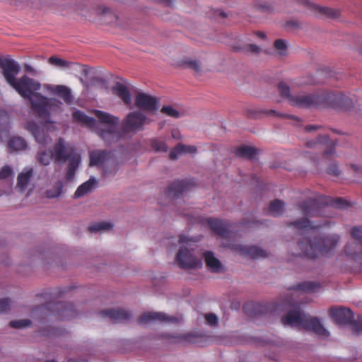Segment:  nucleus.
Instances as JSON below:
<instances>
[{
    "mask_svg": "<svg viewBox=\"0 0 362 362\" xmlns=\"http://www.w3.org/2000/svg\"><path fill=\"white\" fill-rule=\"evenodd\" d=\"M93 112L99 122L77 110L72 113L73 120L83 127L90 129L109 144L119 141L124 136L125 132L142 129L147 122V118L143 113L133 112L129 113L124 120L123 130H122L118 117L100 110H95Z\"/></svg>",
    "mask_w": 362,
    "mask_h": 362,
    "instance_id": "f257e3e1",
    "label": "nucleus"
},
{
    "mask_svg": "<svg viewBox=\"0 0 362 362\" xmlns=\"http://www.w3.org/2000/svg\"><path fill=\"white\" fill-rule=\"evenodd\" d=\"M318 287L314 282L305 281L298 284L290 291L288 296L281 304L274 308L275 312L281 310H288V313L281 319L285 326H290L299 329L312 331L319 336L327 337L329 335L328 331L323 327L318 318L305 314L296 306L297 302L293 300L294 296H298L300 293H312Z\"/></svg>",
    "mask_w": 362,
    "mask_h": 362,
    "instance_id": "f03ea898",
    "label": "nucleus"
},
{
    "mask_svg": "<svg viewBox=\"0 0 362 362\" xmlns=\"http://www.w3.org/2000/svg\"><path fill=\"white\" fill-rule=\"evenodd\" d=\"M325 221L322 223H314L307 218L297 220L291 223L296 228L302 230L310 237H304L298 243L302 252L309 258H315L318 255H327L332 252L339 244L340 237L335 233L320 234L318 229L327 224Z\"/></svg>",
    "mask_w": 362,
    "mask_h": 362,
    "instance_id": "7ed1b4c3",
    "label": "nucleus"
},
{
    "mask_svg": "<svg viewBox=\"0 0 362 362\" xmlns=\"http://www.w3.org/2000/svg\"><path fill=\"white\" fill-rule=\"evenodd\" d=\"M281 98L292 105L308 107L310 106L331 107L334 109L350 110L353 101L341 92H280Z\"/></svg>",
    "mask_w": 362,
    "mask_h": 362,
    "instance_id": "20e7f679",
    "label": "nucleus"
},
{
    "mask_svg": "<svg viewBox=\"0 0 362 362\" xmlns=\"http://www.w3.org/2000/svg\"><path fill=\"white\" fill-rule=\"evenodd\" d=\"M79 80L87 90H107L110 86L112 90H140L128 80L100 67L91 66L86 76Z\"/></svg>",
    "mask_w": 362,
    "mask_h": 362,
    "instance_id": "39448f33",
    "label": "nucleus"
},
{
    "mask_svg": "<svg viewBox=\"0 0 362 362\" xmlns=\"http://www.w3.org/2000/svg\"><path fill=\"white\" fill-rule=\"evenodd\" d=\"M208 223L211 228L223 240L222 245L224 247H228L235 252L253 258L266 256V252L257 246L231 243L230 240L233 239L236 234L233 231L234 226L229 223L219 219L210 218Z\"/></svg>",
    "mask_w": 362,
    "mask_h": 362,
    "instance_id": "423d86ee",
    "label": "nucleus"
},
{
    "mask_svg": "<svg viewBox=\"0 0 362 362\" xmlns=\"http://www.w3.org/2000/svg\"><path fill=\"white\" fill-rule=\"evenodd\" d=\"M0 68L6 83L14 90H40V83L27 74L17 78L20 73L19 64L8 57H0Z\"/></svg>",
    "mask_w": 362,
    "mask_h": 362,
    "instance_id": "0eeeda50",
    "label": "nucleus"
},
{
    "mask_svg": "<svg viewBox=\"0 0 362 362\" xmlns=\"http://www.w3.org/2000/svg\"><path fill=\"white\" fill-rule=\"evenodd\" d=\"M175 263L185 269L202 267L201 251L197 245V240L183 235L180 236Z\"/></svg>",
    "mask_w": 362,
    "mask_h": 362,
    "instance_id": "6e6552de",
    "label": "nucleus"
},
{
    "mask_svg": "<svg viewBox=\"0 0 362 362\" xmlns=\"http://www.w3.org/2000/svg\"><path fill=\"white\" fill-rule=\"evenodd\" d=\"M21 95L30 103L33 111L40 119L43 128L49 129L52 127L49 120V113L60 109L61 103L55 98L47 99L42 96L39 92H19Z\"/></svg>",
    "mask_w": 362,
    "mask_h": 362,
    "instance_id": "1a4fd4ad",
    "label": "nucleus"
},
{
    "mask_svg": "<svg viewBox=\"0 0 362 362\" xmlns=\"http://www.w3.org/2000/svg\"><path fill=\"white\" fill-rule=\"evenodd\" d=\"M347 206L345 201L341 199H324L321 197H309L299 204V209L306 216H327V211L329 206L344 209Z\"/></svg>",
    "mask_w": 362,
    "mask_h": 362,
    "instance_id": "9d476101",
    "label": "nucleus"
},
{
    "mask_svg": "<svg viewBox=\"0 0 362 362\" xmlns=\"http://www.w3.org/2000/svg\"><path fill=\"white\" fill-rule=\"evenodd\" d=\"M90 165L98 166L105 178L113 177L118 171V161L111 152L95 151L90 153Z\"/></svg>",
    "mask_w": 362,
    "mask_h": 362,
    "instance_id": "9b49d317",
    "label": "nucleus"
},
{
    "mask_svg": "<svg viewBox=\"0 0 362 362\" xmlns=\"http://www.w3.org/2000/svg\"><path fill=\"white\" fill-rule=\"evenodd\" d=\"M53 156V160L63 163L70 161L73 157H78L80 154L76 151L73 145L65 141L63 138H58L51 148Z\"/></svg>",
    "mask_w": 362,
    "mask_h": 362,
    "instance_id": "f8f14e48",
    "label": "nucleus"
},
{
    "mask_svg": "<svg viewBox=\"0 0 362 362\" xmlns=\"http://www.w3.org/2000/svg\"><path fill=\"white\" fill-rule=\"evenodd\" d=\"M136 94L134 98V105L144 111L153 112L156 111L158 107V100L153 97L144 92H134Z\"/></svg>",
    "mask_w": 362,
    "mask_h": 362,
    "instance_id": "ddd939ff",
    "label": "nucleus"
},
{
    "mask_svg": "<svg viewBox=\"0 0 362 362\" xmlns=\"http://www.w3.org/2000/svg\"><path fill=\"white\" fill-rule=\"evenodd\" d=\"M298 4L305 6L311 13L319 17L334 18L339 16V11L329 7L320 6L308 0H295Z\"/></svg>",
    "mask_w": 362,
    "mask_h": 362,
    "instance_id": "4468645a",
    "label": "nucleus"
},
{
    "mask_svg": "<svg viewBox=\"0 0 362 362\" xmlns=\"http://www.w3.org/2000/svg\"><path fill=\"white\" fill-rule=\"evenodd\" d=\"M351 235L356 241L349 243L345 247V252L356 259L362 255V227L354 228Z\"/></svg>",
    "mask_w": 362,
    "mask_h": 362,
    "instance_id": "2eb2a0df",
    "label": "nucleus"
},
{
    "mask_svg": "<svg viewBox=\"0 0 362 362\" xmlns=\"http://www.w3.org/2000/svg\"><path fill=\"white\" fill-rule=\"evenodd\" d=\"M177 319L161 312H147L141 315L139 317L140 324H149L155 322H175Z\"/></svg>",
    "mask_w": 362,
    "mask_h": 362,
    "instance_id": "dca6fc26",
    "label": "nucleus"
},
{
    "mask_svg": "<svg viewBox=\"0 0 362 362\" xmlns=\"http://www.w3.org/2000/svg\"><path fill=\"white\" fill-rule=\"evenodd\" d=\"M34 174L35 171L33 168L30 166L23 168L17 176L16 187H18L21 192H24L28 189L29 187L31 186Z\"/></svg>",
    "mask_w": 362,
    "mask_h": 362,
    "instance_id": "f3484780",
    "label": "nucleus"
},
{
    "mask_svg": "<svg viewBox=\"0 0 362 362\" xmlns=\"http://www.w3.org/2000/svg\"><path fill=\"white\" fill-rule=\"evenodd\" d=\"M332 317L339 324H351L354 320L351 310L346 308H332L330 310Z\"/></svg>",
    "mask_w": 362,
    "mask_h": 362,
    "instance_id": "a211bd4d",
    "label": "nucleus"
},
{
    "mask_svg": "<svg viewBox=\"0 0 362 362\" xmlns=\"http://www.w3.org/2000/svg\"><path fill=\"white\" fill-rule=\"evenodd\" d=\"M26 129L33 134L35 141L39 144L46 146L51 141V139L45 133L44 129L41 127L37 126L35 122H28Z\"/></svg>",
    "mask_w": 362,
    "mask_h": 362,
    "instance_id": "6ab92c4d",
    "label": "nucleus"
},
{
    "mask_svg": "<svg viewBox=\"0 0 362 362\" xmlns=\"http://www.w3.org/2000/svg\"><path fill=\"white\" fill-rule=\"evenodd\" d=\"M101 314L103 316L108 317L110 319L117 322L127 321L131 317L129 311L122 308L103 310Z\"/></svg>",
    "mask_w": 362,
    "mask_h": 362,
    "instance_id": "aec40b11",
    "label": "nucleus"
},
{
    "mask_svg": "<svg viewBox=\"0 0 362 362\" xmlns=\"http://www.w3.org/2000/svg\"><path fill=\"white\" fill-rule=\"evenodd\" d=\"M98 183V180L95 177H90L88 180L78 187L74 193V197L79 198L91 192L96 188Z\"/></svg>",
    "mask_w": 362,
    "mask_h": 362,
    "instance_id": "412c9836",
    "label": "nucleus"
},
{
    "mask_svg": "<svg viewBox=\"0 0 362 362\" xmlns=\"http://www.w3.org/2000/svg\"><path fill=\"white\" fill-rule=\"evenodd\" d=\"M204 258L206 266L214 272H219L222 269V264L218 259H217L214 254L210 251L201 252Z\"/></svg>",
    "mask_w": 362,
    "mask_h": 362,
    "instance_id": "4be33fe9",
    "label": "nucleus"
},
{
    "mask_svg": "<svg viewBox=\"0 0 362 362\" xmlns=\"http://www.w3.org/2000/svg\"><path fill=\"white\" fill-rule=\"evenodd\" d=\"M9 129V117L7 112L0 110V141L8 137Z\"/></svg>",
    "mask_w": 362,
    "mask_h": 362,
    "instance_id": "5701e85b",
    "label": "nucleus"
},
{
    "mask_svg": "<svg viewBox=\"0 0 362 362\" xmlns=\"http://www.w3.org/2000/svg\"><path fill=\"white\" fill-rule=\"evenodd\" d=\"M81 156L78 157H73L72 160L68 161V166L66 168L65 178L67 182L73 181L76 172L78 170L80 164H81Z\"/></svg>",
    "mask_w": 362,
    "mask_h": 362,
    "instance_id": "b1692460",
    "label": "nucleus"
},
{
    "mask_svg": "<svg viewBox=\"0 0 362 362\" xmlns=\"http://www.w3.org/2000/svg\"><path fill=\"white\" fill-rule=\"evenodd\" d=\"M62 192L63 182L60 179H58L46 189L45 194L47 198L54 199L60 197Z\"/></svg>",
    "mask_w": 362,
    "mask_h": 362,
    "instance_id": "393cba45",
    "label": "nucleus"
},
{
    "mask_svg": "<svg viewBox=\"0 0 362 362\" xmlns=\"http://www.w3.org/2000/svg\"><path fill=\"white\" fill-rule=\"evenodd\" d=\"M195 151L196 148L194 146H185L179 144L170 151V158L172 160H175L180 155L188 153H194Z\"/></svg>",
    "mask_w": 362,
    "mask_h": 362,
    "instance_id": "a878e982",
    "label": "nucleus"
},
{
    "mask_svg": "<svg viewBox=\"0 0 362 362\" xmlns=\"http://www.w3.org/2000/svg\"><path fill=\"white\" fill-rule=\"evenodd\" d=\"M8 147L12 151H20L27 148L25 140L21 136H13L8 141Z\"/></svg>",
    "mask_w": 362,
    "mask_h": 362,
    "instance_id": "bb28decb",
    "label": "nucleus"
},
{
    "mask_svg": "<svg viewBox=\"0 0 362 362\" xmlns=\"http://www.w3.org/2000/svg\"><path fill=\"white\" fill-rule=\"evenodd\" d=\"M37 161L44 166L49 165L52 160H53L52 151L51 148L49 151L40 149L35 156Z\"/></svg>",
    "mask_w": 362,
    "mask_h": 362,
    "instance_id": "cd10ccee",
    "label": "nucleus"
},
{
    "mask_svg": "<svg viewBox=\"0 0 362 362\" xmlns=\"http://www.w3.org/2000/svg\"><path fill=\"white\" fill-rule=\"evenodd\" d=\"M90 67L88 65L70 62L67 69H70L76 75H80V77H86Z\"/></svg>",
    "mask_w": 362,
    "mask_h": 362,
    "instance_id": "c85d7f7f",
    "label": "nucleus"
},
{
    "mask_svg": "<svg viewBox=\"0 0 362 362\" xmlns=\"http://www.w3.org/2000/svg\"><path fill=\"white\" fill-rule=\"evenodd\" d=\"M57 308L58 310V315L63 319H71L74 316L75 311L74 310L72 305H63V304H57Z\"/></svg>",
    "mask_w": 362,
    "mask_h": 362,
    "instance_id": "c756f323",
    "label": "nucleus"
},
{
    "mask_svg": "<svg viewBox=\"0 0 362 362\" xmlns=\"http://www.w3.org/2000/svg\"><path fill=\"white\" fill-rule=\"evenodd\" d=\"M284 211V203L279 199L271 202L269 206V213L274 216H281Z\"/></svg>",
    "mask_w": 362,
    "mask_h": 362,
    "instance_id": "7c9ffc66",
    "label": "nucleus"
},
{
    "mask_svg": "<svg viewBox=\"0 0 362 362\" xmlns=\"http://www.w3.org/2000/svg\"><path fill=\"white\" fill-rule=\"evenodd\" d=\"M182 65L193 70L196 74H200L202 71V64L196 59H186L182 62Z\"/></svg>",
    "mask_w": 362,
    "mask_h": 362,
    "instance_id": "2f4dec72",
    "label": "nucleus"
},
{
    "mask_svg": "<svg viewBox=\"0 0 362 362\" xmlns=\"http://www.w3.org/2000/svg\"><path fill=\"white\" fill-rule=\"evenodd\" d=\"M112 225L107 222H98L93 223L89 226V230L91 232H105L110 230Z\"/></svg>",
    "mask_w": 362,
    "mask_h": 362,
    "instance_id": "473e14b6",
    "label": "nucleus"
},
{
    "mask_svg": "<svg viewBox=\"0 0 362 362\" xmlns=\"http://www.w3.org/2000/svg\"><path fill=\"white\" fill-rule=\"evenodd\" d=\"M13 177V169L11 165H5L0 168V180H7L9 178L12 180Z\"/></svg>",
    "mask_w": 362,
    "mask_h": 362,
    "instance_id": "72a5a7b5",
    "label": "nucleus"
},
{
    "mask_svg": "<svg viewBox=\"0 0 362 362\" xmlns=\"http://www.w3.org/2000/svg\"><path fill=\"white\" fill-rule=\"evenodd\" d=\"M255 153V149L249 146H243L237 149L236 153L241 157L250 158Z\"/></svg>",
    "mask_w": 362,
    "mask_h": 362,
    "instance_id": "f704fd0d",
    "label": "nucleus"
},
{
    "mask_svg": "<svg viewBox=\"0 0 362 362\" xmlns=\"http://www.w3.org/2000/svg\"><path fill=\"white\" fill-rule=\"evenodd\" d=\"M48 62L57 67L67 69L70 62L57 57L55 56H52L49 58Z\"/></svg>",
    "mask_w": 362,
    "mask_h": 362,
    "instance_id": "c9c22d12",
    "label": "nucleus"
},
{
    "mask_svg": "<svg viewBox=\"0 0 362 362\" xmlns=\"http://www.w3.org/2000/svg\"><path fill=\"white\" fill-rule=\"evenodd\" d=\"M152 148L157 152H166L168 146L165 141L161 139H154L151 142Z\"/></svg>",
    "mask_w": 362,
    "mask_h": 362,
    "instance_id": "e433bc0d",
    "label": "nucleus"
},
{
    "mask_svg": "<svg viewBox=\"0 0 362 362\" xmlns=\"http://www.w3.org/2000/svg\"><path fill=\"white\" fill-rule=\"evenodd\" d=\"M274 47L279 51V53L281 56L286 55L287 53V45L285 40L282 39H278L274 42Z\"/></svg>",
    "mask_w": 362,
    "mask_h": 362,
    "instance_id": "4c0bfd02",
    "label": "nucleus"
},
{
    "mask_svg": "<svg viewBox=\"0 0 362 362\" xmlns=\"http://www.w3.org/2000/svg\"><path fill=\"white\" fill-rule=\"evenodd\" d=\"M31 321L28 319H21L12 320L10 322V325L13 328L21 329L28 327L30 325Z\"/></svg>",
    "mask_w": 362,
    "mask_h": 362,
    "instance_id": "58836bf2",
    "label": "nucleus"
},
{
    "mask_svg": "<svg viewBox=\"0 0 362 362\" xmlns=\"http://www.w3.org/2000/svg\"><path fill=\"white\" fill-rule=\"evenodd\" d=\"M13 302L9 298H3L0 299V313H5L10 310Z\"/></svg>",
    "mask_w": 362,
    "mask_h": 362,
    "instance_id": "ea45409f",
    "label": "nucleus"
},
{
    "mask_svg": "<svg viewBox=\"0 0 362 362\" xmlns=\"http://www.w3.org/2000/svg\"><path fill=\"white\" fill-rule=\"evenodd\" d=\"M45 90H71L70 88L64 85H52V84H45L43 86Z\"/></svg>",
    "mask_w": 362,
    "mask_h": 362,
    "instance_id": "a19ab883",
    "label": "nucleus"
},
{
    "mask_svg": "<svg viewBox=\"0 0 362 362\" xmlns=\"http://www.w3.org/2000/svg\"><path fill=\"white\" fill-rule=\"evenodd\" d=\"M256 223H257V221H255L252 215H250L243 219L240 225L243 228H252Z\"/></svg>",
    "mask_w": 362,
    "mask_h": 362,
    "instance_id": "79ce46f5",
    "label": "nucleus"
},
{
    "mask_svg": "<svg viewBox=\"0 0 362 362\" xmlns=\"http://www.w3.org/2000/svg\"><path fill=\"white\" fill-rule=\"evenodd\" d=\"M317 75L319 76H325V78L332 77L334 76V71L329 67L324 66L317 70Z\"/></svg>",
    "mask_w": 362,
    "mask_h": 362,
    "instance_id": "37998d69",
    "label": "nucleus"
},
{
    "mask_svg": "<svg viewBox=\"0 0 362 362\" xmlns=\"http://www.w3.org/2000/svg\"><path fill=\"white\" fill-rule=\"evenodd\" d=\"M59 99L63 100L67 104H71L73 96L71 92H56Z\"/></svg>",
    "mask_w": 362,
    "mask_h": 362,
    "instance_id": "c03bdc74",
    "label": "nucleus"
},
{
    "mask_svg": "<svg viewBox=\"0 0 362 362\" xmlns=\"http://www.w3.org/2000/svg\"><path fill=\"white\" fill-rule=\"evenodd\" d=\"M161 112L175 118H177L180 116L178 111L175 110L171 106H164L161 109Z\"/></svg>",
    "mask_w": 362,
    "mask_h": 362,
    "instance_id": "a18cd8bd",
    "label": "nucleus"
},
{
    "mask_svg": "<svg viewBox=\"0 0 362 362\" xmlns=\"http://www.w3.org/2000/svg\"><path fill=\"white\" fill-rule=\"evenodd\" d=\"M23 69L24 71L30 74L33 76H37L40 74L41 71L34 68L33 66H31L29 64H23Z\"/></svg>",
    "mask_w": 362,
    "mask_h": 362,
    "instance_id": "49530a36",
    "label": "nucleus"
},
{
    "mask_svg": "<svg viewBox=\"0 0 362 362\" xmlns=\"http://www.w3.org/2000/svg\"><path fill=\"white\" fill-rule=\"evenodd\" d=\"M328 141V137L327 135L319 136L316 141H310L307 142V145L309 147H315L319 144H327Z\"/></svg>",
    "mask_w": 362,
    "mask_h": 362,
    "instance_id": "de8ad7c7",
    "label": "nucleus"
},
{
    "mask_svg": "<svg viewBox=\"0 0 362 362\" xmlns=\"http://www.w3.org/2000/svg\"><path fill=\"white\" fill-rule=\"evenodd\" d=\"M118 96L122 99L124 103L131 105L132 103V95L131 92H117Z\"/></svg>",
    "mask_w": 362,
    "mask_h": 362,
    "instance_id": "09e8293b",
    "label": "nucleus"
},
{
    "mask_svg": "<svg viewBox=\"0 0 362 362\" xmlns=\"http://www.w3.org/2000/svg\"><path fill=\"white\" fill-rule=\"evenodd\" d=\"M205 319H206V322L211 326H214L218 322L217 316L213 313L206 314L205 315Z\"/></svg>",
    "mask_w": 362,
    "mask_h": 362,
    "instance_id": "8fccbe9b",
    "label": "nucleus"
},
{
    "mask_svg": "<svg viewBox=\"0 0 362 362\" xmlns=\"http://www.w3.org/2000/svg\"><path fill=\"white\" fill-rule=\"evenodd\" d=\"M255 8L262 12H269L272 11L273 7L269 4H256Z\"/></svg>",
    "mask_w": 362,
    "mask_h": 362,
    "instance_id": "3c124183",
    "label": "nucleus"
},
{
    "mask_svg": "<svg viewBox=\"0 0 362 362\" xmlns=\"http://www.w3.org/2000/svg\"><path fill=\"white\" fill-rule=\"evenodd\" d=\"M328 173L332 175H338L340 173V170L338 165L336 163H333L329 167Z\"/></svg>",
    "mask_w": 362,
    "mask_h": 362,
    "instance_id": "603ef678",
    "label": "nucleus"
},
{
    "mask_svg": "<svg viewBox=\"0 0 362 362\" xmlns=\"http://www.w3.org/2000/svg\"><path fill=\"white\" fill-rule=\"evenodd\" d=\"M279 90H290L289 86L284 81H281L278 84Z\"/></svg>",
    "mask_w": 362,
    "mask_h": 362,
    "instance_id": "864d4df0",
    "label": "nucleus"
},
{
    "mask_svg": "<svg viewBox=\"0 0 362 362\" xmlns=\"http://www.w3.org/2000/svg\"><path fill=\"white\" fill-rule=\"evenodd\" d=\"M286 26L291 27V28H298L300 25V23L297 21H288L286 22Z\"/></svg>",
    "mask_w": 362,
    "mask_h": 362,
    "instance_id": "5fc2aeb1",
    "label": "nucleus"
},
{
    "mask_svg": "<svg viewBox=\"0 0 362 362\" xmlns=\"http://www.w3.org/2000/svg\"><path fill=\"white\" fill-rule=\"evenodd\" d=\"M11 186H12V182L8 184V186L6 189H5L4 191H0V197L3 196L4 194H9L11 192Z\"/></svg>",
    "mask_w": 362,
    "mask_h": 362,
    "instance_id": "6e6d98bb",
    "label": "nucleus"
},
{
    "mask_svg": "<svg viewBox=\"0 0 362 362\" xmlns=\"http://www.w3.org/2000/svg\"><path fill=\"white\" fill-rule=\"evenodd\" d=\"M334 153V149L333 147H330L325 151V156H328L332 155Z\"/></svg>",
    "mask_w": 362,
    "mask_h": 362,
    "instance_id": "4d7b16f0",
    "label": "nucleus"
},
{
    "mask_svg": "<svg viewBox=\"0 0 362 362\" xmlns=\"http://www.w3.org/2000/svg\"><path fill=\"white\" fill-rule=\"evenodd\" d=\"M318 126L317 125H308L306 127H305V130L307 132H311V131H313V130H316L318 129Z\"/></svg>",
    "mask_w": 362,
    "mask_h": 362,
    "instance_id": "13d9d810",
    "label": "nucleus"
},
{
    "mask_svg": "<svg viewBox=\"0 0 362 362\" xmlns=\"http://www.w3.org/2000/svg\"><path fill=\"white\" fill-rule=\"evenodd\" d=\"M172 136L175 139H180V133L177 130H173L172 131Z\"/></svg>",
    "mask_w": 362,
    "mask_h": 362,
    "instance_id": "bf43d9fd",
    "label": "nucleus"
},
{
    "mask_svg": "<svg viewBox=\"0 0 362 362\" xmlns=\"http://www.w3.org/2000/svg\"><path fill=\"white\" fill-rule=\"evenodd\" d=\"M352 168L355 171L362 174V166H358L357 165H353Z\"/></svg>",
    "mask_w": 362,
    "mask_h": 362,
    "instance_id": "052dcab7",
    "label": "nucleus"
},
{
    "mask_svg": "<svg viewBox=\"0 0 362 362\" xmlns=\"http://www.w3.org/2000/svg\"><path fill=\"white\" fill-rule=\"evenodd\" d=\"M250 49L253 52H257L259 51V47L255 45H250Z\"/></svg>",
    "mask_w": 362,
    "mask_h": 362,
    "instance_id": "680f3d73",
    "label": "nucleus"
},
{
    "mask_svg": "<svg viewBox=\"0 0 362 362\" xmlns=\"http://www.w3.org/2000/svg\"><path fill=\"white\" fill-rule=\"evenodd\" d=\"M257 35L262 39H264L266 37V35L264 32L258 31L257 33Z\"/></svg>",
    "mask_w": 362,
    "mask_h": 362,
    "instance_id": "e2e57ef3",
    "label": "nucleus"
},
{
    "mask_svg": "<svg viewBox=\"0 0 362 362\" xmlns=\"http://www.w3.org/2000/svg\"><path fill=\"white\" fill-rule=\"evenodd\" d=\"M315 83V81L313 78H310L309 81H304L302 83H304V84H314Z\"/></svg>",
    "mask_w": 362,
    "mask_h": 362,
    "instance_id": "0e129e2a",
    "label": "nucleus"
},
{
    "mask_svg": "<svg viewBox=\"0 0 362 362\" xmlns=\"http://www.w3.org/2000/svg\"><path fill=\"white\" fill-rule=\"evenodd\" d=\"M163 1H164L166 5L168 6H170L173 1V0H162Z\"/></svg>",
    "mask_w": 362,
    "mask_h": 362,
    "instance_id": "69168bd1",
    "label": "nucleus"
},
{
    "mask_svg": "<svg viewBox=\"0 0 362 362\" xmlns=\"http://www.w3.org/2000/svg\"><path fill=\"white\" fill-rule=\"evenodd\" d=\"M181 184H182V183H181V182H177V183H174V184H173V185H171V187H171V188H175V187H177V186H180V185H181Z\"/></svg>",
    "mask_w": 362,
    "mask_h": 362,
    "instance_id": "338daca9",
    "label": "nucleus"
},
{
    "mask_svg": "<svg viewBox=\"0 0 362 362\" xmlns=\"http://www.w3.org/2000/svg\"><path fill=\"white\" fill-rule=\"evenodd\" d=\"M358 52L362 55V47L358 49Z\"/></svg>",
    "mask_w": 362,
    "mask_h": 362,
    "instance_id": "774afa93",
    "label": "nucleus"
}]
</instances>
